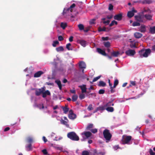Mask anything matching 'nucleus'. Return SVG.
<instances>
[{
    "instance_id": "nucleus-1",
    "label": "nucleus",
    "mask_w": 155,
    "mask_h": 155,
    "mask_svg": "<svg viewBox=\"0 0 155 155\" xmlns=\"http://www.w3.org/2000/svg\"><path fill=\"white\" fill-rule=\"evenodd\" d=\"M75 6L74 3L70 7L68 8H64L62 12V15L65 17L71 15V12H72V9Z\"/></svg>"
},
{
    "instance_id": "nucleus-2",
    "label": "nucleus",
    "mask_w": 155,
    "mask_h": 155,
    "mask_svg": "<svg viewBox=\"0 0 155 155\" xmlns=\"http://www.w3.org/2000/svg\"><path fill=\"white\" fill-rule=\"evenodd\" d=\"M150 52L151 50L150 49H147L145 50L144 49H143L139 51L140 57L141 58L147 57Z\"/></svg>"
},
{
    "instance_id": "nucleus-3",
    "label": "nucleus",
    "mask_w": 155,
    "mask_h": 155,
    "mask_svg": "<svg viewBox=\"0 0 155 155\" xmlns=\"http://www.w3.org/2000/svg\"><path fill=\"white\" fill-rule=\"evenodd\" d=\"M103 134L104 137L106 140V142H108L110 140L112 136L109 130L105 129L104 130Z\"/></svg>"
},
{
    "instance_id": "nucleus-4",
    "label": "nucleus",
    "mask_w": 155,
    "mask_h": 155,
    "mask_svg": "<svg viewBox=\"0 0 155 155\" xmlns=\"http://www.w3.org/2000/svg\"><path fill=\"white\" fill-rule=\"evenodd\" d=\"M67 136L68 138L73 140L78 141L79 140L78 136L74 132H71L68 133L67 134Z\"/></svg>"
},
{
    "instance_id": "nucleus-5",
    "label": "nucleus",
    "mask_w": 155,
    "mask_h": 155,
    "mask_svg": "<svg viewBox=\"0 0 155 155\" xmlns=\"http://www.w3.org/2000/svg\"><path fill=\"white\" fill-rule=\"evenodd\" d=\"M132 139V137L130 136H127L125 137L123 136V139L122 140L123 143L124 144H130L129 142Z\"/></svg>"
},
{
    "instance_id": "nucleus-6",
    "label": "nucleus",
    "mask_w": 155,
    "mask_h": 155,
    "mask_svg": "<svg viewBox=\"0 0 155 155\" xmlns=\"http://www.w3.org/2000/svg\"><path fill=\"white\" fill-rule=\"evenodd\" d=\"M137 12V11L135 10L134 8H132L131 11H129L127 14V16L129 18H131L134 16V13Z\"/></svg>"
},
{
    "instance_id": "nucleus-7",
    "label": "nucleus",
    "mask_w": 155,
    "mask_h": 155,
    "mask_svg": "<svg viewBox=\"0 0 155 155\" xmlns=\"http://www.w3.org/2000/svg\"><path fill=\"white\" fill-rule=\"evenodd\" d=\"M143 17L141 16L136 15L135 16V20L138 22H144L145 21L144 20Z\"/></svg>"
},
{
    "instance_id": "nucleus-8",
    "label": "nucleus",
    "mask_w": 155,
    "mask_h": 155,
    "mask_svg": "<svg viewBox=\"0 0 155 155\" xmlns=\"http://www.w3.org/2000/svg\"><path fill=\"white\" fill-rule=\"evenodd\" d=\"M126 55L129 56H133L135 54V51L134 50L129 49L125 52Z\"/></svg>"
},
{
    "instance_id": "nucleus-9",
    "label": "nucleus",
    "mask_w": 155,
    "mask_h": 155,
    "mask_svg": "<svg viewBox=\"0 0 155 155\" xmlns=\"http://www.w3.org/2000/svg\"><path fill=\"white\" fill-rule=\"evenodd\" d=\"M70 113L68 114V117L69 119L72 120H74L76 118V114H74L72 110H71L69 111Z\"/></svg>"
},
{
    "instance_id": "nucleus-10",
    "label": "nucleus",
    "mask_w": 155,
    "mask_h": 155,
    "mask_svg": "<svg viewBox=\"0 0 155 155\" xmlns=\"http://www.w3.org/2000/svg\"><path fill=\"white\" fill-rule=\"evenodd\" d=\"M45 89L44 87H42L41 88L39 89L38 90L35 91V94L36 95L38 96L40 95L41 93L44 91Z\"/></svg>"
},
{
    "instance_id": "nucleus-11",
    "label": "nucleus",
    "mask_w": 155,
    "mask_h": 155,
    "mask_svg": "<svg viewBox=\"0 0 155 155\" xmlns=\"http://www.w3.org/2000/svg\"><path fill=\"white\" fill-rule=\"evenodd\" d=\"M114 19L115 20L117 21H120L122 18V15L121 13H119L114 15Z\"/></svg>"
},
{
    "instance_id": "nucleus-12",
    "label": "nucleus",
    "mask_w": 155,
    "mask_h": 155,
    "mask_svg": "<svg viewBox=\"0 0 155 155\" xmlns=\"http://www.w3.org/2000/svg\"><path fill=\"white\" fill-rule=\"evenodd\" d=\"M143 17H144L147 20L150 21L152 20V18L153 17V15L152 14H146L144 15H143Z\"/></svg>"
},
{
    "instance_id": "nucleus-13",
    "label": "nucleus",
    "mask_w": 155,
    "mask_h": 155,
    "mask_svg": "<svg viewBox=\"0 0 155 155\" xmlns=\"http://www.w3.org/2000/svg\"><path fill=\"white\" fill-rule=\"evenodd\" d=\"M146 27L145 25H141L140 27L139 31L142 33H145L146 31Z\"/></svg>"
},
{
    "instance_id": "nucleus-14",
    "label": "nucleus",
    "mask_w": 155,
    "mask_h": 155,
    "mask_svg": "<svg viewBox=\"0 0 155 155\" xmlns=\"http://www.w3.org/2000/svg\"><path fill=\"white\" fill-rule=\"evenodd\" d=\"M82 135H84L86 138H88L92 135L91 133L89 131H84L82 133Z\"/></svg>"
},
{
    "instance_id": "nucleus-15",
    "label": "nucleus",
    "mask_w": 155,
    "mask_h": 155,
    "mask_svg": "<svg viewBox=\"0 0 155 155\" xmlns=\"http://www.w3.org/2000/svg\"><path fill=\"white\" fill-rule=\"evenodd\" d=\"M97 51L99 54H102L104 56H106L107 54L105 51L101 49L98 48H97Z\"/></svg>"
},
{
    "instance_id": "nucleus-16",
    "label": "nucleus",
    "mask_w": 155,
    "mask_h": 155,
    "mask_svg": "<svg viewBox=\"0 0 155 155\" xmlns=\"http://www.w3.org/2000/svg\"><path fill=\"white\" fill-rule=\"evenodd\" d=\"M81 90V92L82 93L86 92L87 88L86 87V85L83 84L82 85L79 86Z\"/></svg>"
},
{
    "instance_id": "nucleus-17",
    "label": "nucleus",
    "mask_w": 155,
    "mask_h": 155,
    "mask_svg": "<svg viewBox=\"0 0 155 155\" xmlns=\"http://www.w3.org/2000/svg\"><path fill=\"white\" fill-rule=\"evenodd\" d=\"M105 153L102 152H99L96 150H93L94 155H104Z\"/></svg>"
},
{
    "instance_id": "nucleus-18",
    "label": "nucleus",
    "mask_w": 155,
    "mask_h": 155,
    "mask_svg": "<svg viewBox=\"0 0 155 155\" xmlns=\"http://www.w3.org/2000/svg\"><path fill=\"white\" fill-rule=\"evenodd\" d=\"M79 66L80 68L85 69L86 68V65L84 62L81 61L79 63Z\"/></svg>"
},
{
    "instance_id": "nucleus-19",
    "label": "nucleus",
    "mask_w": 155,
    "mask_h": 155,
    "mask_svg": "<svg viewBox=\"0 0 155 155\" xmlns=\"http://www.w3.org/2000/svg\"><path fill=\"white\" fill-rule=\"evenodd\" d=\"M43 74V72L41 71H39L34 74V77L35 78H38L40 77L42 74Z\"/></svg>"
},
{
    "instance_id": "nucleus-20",
    "label": "nucleus",
    "mask_w": 155,
    "mask_h": 155,
    "mask_svg": "<svg viewBox=\"0 0 155 155\" xmlns=\"http://www.w3.org/2000/svg\"><path fill=\"white\" fill-rule=\"evenodd\" d=\"M42 97L44 98L47 95H50L51 93L48 90H47L45 92L43 91L42 93Z\"/></svg>"
},
{
    "instance_id": "nucleus-21",
    "label": "nucleus",
    "mask_w": 155,
    "mask_h": 155,
    "mask_svg": "<svg viewBox=\"0 0 155 155\" xmlns=\"http://www.w3.org/2000/svg\"><path fill=\"white\" fill-rule=\"evenodd\" d=\"M61 123L62 124H64L67 127H69V125L68 124V121L66 120L65 121L63 120L62 119H61L60 120Z\"/></svg>"
},
{
    "instance_id": "nucleus-22",
    "label": "nucleus",
    "mask_w": 155,
    "mask_h": 155,
    "mask_svg": "<svg viewBox=\"0 0 155 155\" xmlns=\"http://www.w3.org/2000/svg\"><path fill=\"white\" fill-rule=\"evenodd\" d=\"M134 36L136 38H139L142 36V34L139 32H135L134 34Z\"/></svg>"
},
{
    "instance_id": "nucleus-23",
    "label": "nucleus",
    "mask_w": 155,
    "mask_h": 155,
    "mask_svg": "<svg viewBox=\"0 0 155 155\" xmlns=\"http://www.w3.org/2000/svg\"><path fill=\"white\" fill-rule=\"evenodd\" d=\"M61 108L63 109L64 113L65 114H67L69 110V108L66 105H65V107L62 106Z\"/></svg>"
},
{
    "instance_id": "nucleus-24",
    "label": "nucleus",
    "mask_w": 155,
    "mask_h": 155,
    "mask_svg": "<svg viewBox=\"0 0 155 155\" xmlns=\"http://www.w3.org/2000/svg\"><path fill=\"white\" fill-rule=\"evenodd\" d=\"M79 43L83 47L86 46V41L83 40H80L78 41Z\"/></svg>"
},
{
    "instance_id": "nucleus-25",
    "label": "nucleus",
    "mask_w": 155,
    "mask_h": 155,
    "mask_svg": "<svg viewBox=\"0 0 155 155\" xmlns=\"http://www.w3.org/2000/svg\"><path fill=\"white\" fill-rule=\"evenodd\" d=\"M55 82L58 85L60 90H61L62 89V85L61 81L59 80H55Z\"/></svg>"
},
{
    "instance_id": "nucleus-26",
    "label": "nucleus",
    "mask_w": 155,
    "mask_h": 155,
    "mask_svg": "<svg viewBox=\"0 0 155 155\" xmlns=\"http://www.w3.org/2000/svg\"><path fill=\"white\" fill-rule=\"evenodd\" d=\"M67 26L66 23L61 22L60 24V27L63 29H64Z\"/></svg>"
},
{
    "instance_id": "nucleus-27",
    "label": "nucleus",
    "mask_w": 155,
    "mask_h": 155,
    "mask_svg": "<svg viewBox=\"0 0 155 155\" xmlns=\"http://www.w3.org/2000/svg\"><path fill=\"white\" fill-rule=\"evenodd\" d=\"M93 127V124H90L87 126L86 128V130H91L92 129V128Z\"/></svg>"
},
{
    "instance_id": "nucleus-28",
    "label": "nucleus",
    "mask_w": 155,
    "mask_h": 155,
    "mask_svg": "<svg viewBox=\"0 0 155 155\" xmlns=\"http://www.w3.org/2000/svg\"><path fill=\"white\" fill-rule=\"evenodd\" d=\"M120 54V53L119 51H114L111 53V55L113 57H117Z\"/></svg>"
},
{
    "instance_id": "nucleus-29",
    "label": "nucleus",
    "mask_w": 155,
    "mask_h": 155,
    "mask_svg": "<svg viewBox=\"0 0 155 155\" xmlns=\"http://www.w3.org/2000/svg\"><path fill=\"white\" fill-rule=\"evenodd\" d=\"M106 84L103 81H100L98 84V86L100 87H105Z\"/></svg>"
},
{
    "instance_id": "nucleus-30",
    "label": "nucleus",
    "mask_w": 155,
    "mask_h": 155,
    "mask_svg": "<svg viewBox=\"0 0 155 155\" xmlns=\"http://www.w3.org/2000/svg\"><path fill=\"white\" fill-rule=\"evenodd\" d=\"M149 31L152 34L155 33V26L150 27Z\"/></svg>"
},
{
    "instance_id": "nucleus-31",
    "label": "nucleus",
    "mask_w": 155,
    "mask_h": 155,
    "mask_svg": "<svg viewBox=\"0 0 155 155\" xmlns=\"http://www.w3.org/2000/svg\"><path fill=\"white\" fill-rule=\"evenodd\" d=\"M26 150L28 151H29L30 150H32V147H31V144L30 143L26 147Z\"/></svg>"
},
{
    "instance_id": "nucleus-32",
    "label": "nucleus",
    "mask_w": 155,
    "mask_h": 155,
    "mask_svg": "<svg viewBox=\"0 0 155 155\" xmlns=\"http://www.w3.org/2000/svg\"><path fill=\"white\" fill-rule=\"evenodd\" d=\"M103 44L104 46L107 48H108L110 47V43L109 41L104 42Z\"/></svg>"
},
{
    "instance_id": "nucleus-33",
    "label": "nucleus",
    "mask_w": 155,
    "mask_h": 155,
    "mask_svg": "<svg viewBox=\"0 0 155 155\" xmlns=\"http://www.w3.org/2000/svg\"><path fill=\"white\" fill-rule=\"evenodd\" d=\"M56 50L57 52H59L61 51H63L64 49L63 47L62 46H60L58 47L57 48Z\"/></svg>"
},
{
    "instance_id": "nucleus-34",
    "label": "nucleus",
    "mask_w": 155,
    "mask_h": 155,
    "mask_svg": "<svg viewBox=\"0 0 155 155\" xmlns=\"http://www.w3.org/2000/svg\"><path fill=\"white\" fill-rule=\"evenodd\" d=\"M78 96L76 94L73 95L72 97V101H75L77 100Z\"/></svg>"
},
{
    "instance_id": "nucleus-35",
    "label": "nucleus",
    "mask_w": 155,
    "mask_h": 155,
    "mask_svg": "<svg viewBox=\"0 0 155 155\" xmlns=\"http://www.w3.org/2000/svg\"><path fill=\"white\" fill-rule=\"evenodd\" d=\"M106 110L108 112H113L114 110L113 107H108L106 109Z\"/></svg>"
},
{
    "instance_id": "nucleus-36",
    "label": "nucleus",
    "mask_w": 155,
    "mask_h": 155,
    "mask_svg": "<svg viewBox=\"0 0 155 155\" xmlns=\"http://www.w3.org/2000/svg\"><path fill=\"white\" fill-rule=\"evenodd\" d=\"M114 105V104L112 102H109L107 103L104 106L105 107H110L111 106H113Z\"/></svg>"
},
{
    "instance_id": "nucleus-37",
    "label": "nucleus",
    "mask_w": 155,
    "mask_h": 155,
    "mask_svg": "<svg viewBox=\"0 0 155 155\" xmlns=\"http://www.w3.org/2000/svg\"><path fill=\"white\" fill-rule=\"evenodd\" d=\"M140 23L137 21L133 22L132 25L133 26H140Z\"/></svg>"
},
{
    "instance_id": "nucleus-38",
    "label": "nucleus",
    "mask_w": 155,
    "mask_h": 155,
    "mask_svg": "<svg viewBox=\"0 0 155 155\" xmlns=\"http://www.w3.org/2000/svg\"><path fill=\"white\" fill-rule=\"evenodd\" d=\"M98 30L99 31H107L106 30V27H104L103 28H101V27H99L98 28Z\"/></svg>"
},
{
    "instance_id": "nucleus-39",
    "label": "nucleus",
    "mask_w": 155,
    "mask_h": 155,
    "mask_svg": "<svg viewBox=\"0 0 155 155\" xmlns=\"http://www.w3.org/2000/svg\"><path fill=\"white\" fill-rule=\"evenodd\" d=\"M119 83L118 80L117 79H116L114 80L113 87L115 88L116 86Z\"/></svg>"
},
{
    "instance_id": "nucleus-40",
    "label": "nucleus",
    "mask_w": 155,
    "mask_h": 155,
    "mask_svg": "<svg viewBox=\"0 0 155 155\" xmlns=\"http://www.w3.org/2000/svg\"><path fill=\"white\" fill-rule=\"evenodd\" d=\"M114 24L116 25H117V21L115 20H113L112 21L111 23L110 24L109 26L110 27H111L112 26H113Z\"/></svg>"
},
{
    "instance_id": "nucleus-41",
    "label": "nucleus",
    "mask_w": 155,
    "mask_h": 155,
    "mask_svg": "<svg viewBox=\"0 0 155 155\" xmlns=\"http://www.w3.org/2000/svg\"><path fill=\"white\" fill-rule=\"evenodd\" d=\"M78 26L80 30H82L84 29V26L82 24H80L78 25Z\"/></svg>"
},
{
    "instance_id": "nucleus-42",
    "label": "nucleus",
    "mask_w": 155,
    "mask_h": 155,
    "mask_svg": "<svg viewBox=\"0 0 155 155\" xmlns=\"http://www.w3.org/2000/svg\"><path fill=\"white\" fill-rule=\"evenodd\" d=\"M85 97V95L83 93L80 94L79 95V97L81 100L84 99Z\"/></svg>"
},
{
    "instance_id": "nucleus-43",
    "label": "nucleus",
    "mask_w": 155,
    "mask_h": 155,
    "mask_svg": "<svg viewBox=\"0 0 155 155\" xmlns=\"http://www.w3.org/2000/svg\"><path fill=\"white\" fill-rule=\"evenodd\" d=\"M89 152L87 150H84L82 152V155H89Z\"/></svg>"
},
{
    "instance_id": "nucleus-44",
    "label": "nucleus",
    "mask_w": 155,
    "mask_h": 155,
    "mask_svg": "<svg viewBox=\"0 0 155 155\" xmlns=\"http://www.w3.org/2000/svg\"><path fill=\"white\" fill-rule=\"evenodd\" d=\"M136 85V82L135 81H130V84L129 85L130 87H131L132 86H135Z\"/></svg>"
},
{
    "instance_id": "nucleus-45",
    "label": "nucleus",
    "mask_w": 155,
    "mask_h": 155,
    "mask_svg": "<svg viewBox=\"0 0 155 155\" xmlns=\"http://www.w3.org/2000/svg\"><path fill=\"white\" fill-rule=\"evenodd\" d=\"M101 76H99L96 77L94 78L93 80V82H94L98 80L101 77Z\"/></svg>"
},
{
    "instance_id": "nucleus-46",
    "label": "nucleus",
    "mask_w": 155,
    "mask_h": 155,
    "mask_svg": "<svg viewBox=\"0 0 155 155\" xmlns=\"http://www.w3.org/2000/svg\"><path fill=\"white\" fill-rule=\"evenodd\" d=\"M59 43V42L58 41H54L52 44V46L54 47H55Z\"/></svg>"
},
{
    "instance_id": "nucleus-47",
    "label": "nucleus",
    "mask_w": 155,
    "mask_h": 155,
    "mask_svg": "<svg viewBox=\"0 0 155 155\" xmlns=\"http://www.w3.org/2000/svg\"><path fill=\"white\" fill-rule=\"evenodd\" d=\"M28 142L30 144L32 142L33 139L32 138L30 137H29L27 139Z\"/></svg>"
},
{
    "instance_id": "nucleus-48",
    "label": "nucleus",
    "mask_w": 155,
    "mask_h": 155,
    "mask_svg": "<svg viewBox=\"0 0 155 155\" xmlns=\"http://www.w3.org/2000/svg\"><path fill=\"white\" fill-rule=\"evenodd\" d=\"M93 108L92 107V104H90L87 108V109L89 111L91 110H93Z\"/></svg>"
},
{
    "instance_id": "nucleus-49",
    "label": "nucleus",
    "mask_w": 155,
    "mask_h": 155,
    "mask_svg": "<svg viewBox=\"0 0 155 155\" xmlns=\"http://www.w3.org/2000/svg\"><path fill=\"white\" fill-rule=\"evenodd\" d=\"M91 132L94 134H95L97 132V129L94 128V129H92L90 130Z\"/></svg>"
},
{
    "instance_id": "nucleus-50",
    "label": "nucleus",
    "mask_w": 155,
    "mask_h": 155,
    "mask_svg": "<svg viewBox=\"0 0 155 155\" xmlns=\"http://www.w3.org/2000/svg\"><path fill=\"white\" fill-rule=\"evenodd\" d=\"M105 92V90L104 89H100L98 91L99 94H103Z\"/></svg>"
},
{
    "instance_id": "nucleus-51",
    "label": "nucleus",
    "mask_w": 155,
    "mask_h": 155,
    "mask_svg": "<svg viewBox=\"0 0 155 155\" xmlns=\"http://www.w3.org/2000/svg\"><path fill=\"white\" fill-rule=\"evenodd\" d=\"M97 108L99 110H104L105 109L104 107V106H100L98 107H97Z\"/></svg>"
},
{
    "instance_id": "nucleus-52",
    "label": "nucleus",
    "mask_w": 155,
    "mask_h": 155,
    "mask_svg": "<svg viewBox=\"0 0 155 155\" xmlns=\"http://www.w3.org/2000/svg\"><path fill=\"white\" fill-rule=\"evenodd\" d=\"M71 45V44L69 43L67 44L66 46V48L68 49V50H71V49L70 48V46ZM72 49H71V50Z\"/></svg>"
},
{
    "instance_id": "nucleus-53",
    "label": "nucleus",
    "mask_w": 155,
    "mask_h": 155,
    "mask_svg": "<svg viewBox=\"0 0 155 155\" xmlns=\"http://www.w3.org/2000/svg\"><path fill=\"white\" fill-rule=\"evenodd\" d=\"M113 6L111 4H109V5L108 9L109 10H112L113 9Z\"/></svg>"
},
{
    "instance_id": "nucleus-54",
    "label": "nucleus",
    "mask_w": 155,
    "mask_h": 155,
    "mask_svg": "<svg viewBox=\"0 0 155 155\" xmlns=\"http://www.w3.org/2000/svg\"><path fill=\"white\" fill-rule=\"evenodd\" d=\"M42 152L44 155H47L48 154V152L46 149H44L42 150Z\"/></svg>"
},
{
    "instance_id": "nucleus-55",
    "label": "nucleus",
    "mask_w": 155,
    "mask_h": 155,
    "mask_svg": "<svg viewBox=\"0 0 155 155\" xmlns=\"http://www.w3.org/2000/svg\"><path fill=\"white\" fill-rule=\"evenodd\" d=\"M58 39L60 41H61L64 40V38L62 36L60 35L58 37Z\"/></svg>"
},
{
    "instance_id": "nucleus-56",
    "label": "nucleus",
    "mask_w": 155,
    "mask_h": 155,
    "mask_svg": "<svg viewBox=\"0 0 155 155\" xmlns=\"http://www.w3.org/2000/svg\"><path fill=\"white\" fill-rule=\"evenodd\" d=\"M110 92L111 93H113L115 92V90L113 89V87L112 86H110Z\"/></svg>"
},
{
    "instance_id": "nucleus-57",
    "label": "nucleus",
    "mask_w": 155,
    "mask_h": 155,
    "mask_svg": "<svg viewBox=\"0 0 155 155\" xmlns=\"http://www.w3.org/2000/svg\"><path fill=\"white\" fill-rule=\"evenodd\" d=\"M95 19H93L90 21V24L91 25L95 24Z\"/></svg>"
},
{
    "instance_id": "nucleus-58",
    "label": "nucleus",
    "mask_w": 155,
    "mask_h": 155,
    "mask_svg": "<svg viewBox=\"0 0 155 155\" xmlns=\"http://www.w3.org/2000/svg\"><path fill=\"white\" fill-rule=\"evenodd\" d=\"M38 106L40 109H41V108L43 109L44 108L43 104H39Z\"/></svg>"
},
{
    "instance_id": "nucleus-59",
    "label": "nucleus",
    "mask_w": 155,
    "mask_h": 155,
    "mask_svg": "<svg viewBox=\"0 0 155 155\" xmlns=\"http://www.w3.org/2000/svg\"><path fill=\"white\" fill-rule=\"evenodd\" d=\"M102 39L103 41H107L109 39V38L108 37H102Z\"/></svg>"
},
{
    "instance_id": "nucleus-60",
    "label": "nucleus",
    "mask_w": 155,
    "mask_h": 155,
    "mask_svg": "<svg viewBox=\"0 0 155 155\" xmlns=\"http://www.w3.org/2000/svg\"><path fill=\"white\" fill-rule=\"evenodd\" d=\"M150 153L151 155H154L155 153L151 149H150Z\"/></svg>"
},
{
    "instance_id": "nucleus-61",
    "label": "nucleus",
    "mask_w": 155,
    "mask_h": 155,
    "mask_svg": "<svg viewBox=\"0 0 155 155\" xmlns=\"http://www.w3.org/2000/svg\"><path fill=\"white\" fill-rule=\"evenodd\" d=\"M113 148L115 150H117L119 148H120L118 145L115 146Z\"/></svg>"
},
{
    "instance_id": "nucleus-62",
    "label": "nucleus",
    "mask_w": 155,
    "mask_h": 155,
    "mask_svg": "<svg viewBox=\"0 0 155 155\" xmlns=\"http://www.w3.org/2000/svg\"><path fill=\"white\" fill-rule=\"evenodd\" d=\"M110 22V21L109 20H107V21H104L103 22V23L104 24H107V25L109 24Z\"/></svg>"
},
{
    "instance_id": "nucleus-63",
    "label": "nucleus",
    "mask_w": 155,
    "mask_h": 155,
    "mask_svg": "<svg viewBox=\"0 0 155 155\" xmlns=\"http://www.w3.org/2000/svg\"><path fill=\"white\" fill-rule=\"evenodd\" d=\"M42 139H43V140L44 141V142H45V143H46V142L48 140H47V139L46 138L44 137V136H43L42 137Z\"/></svg>"
},
{
    "instance_id": "nucleus-64",
    "label": "nucleus",
    "mask_w": 155,
    "mask_h": 155,
    "mask_svg": "<svg viewBox=\"0 0 155 155\" xmlns=\"http://www.w3.org/2000/svg\"><path fill=\"white\" fill-rule=\"evenodd\" d=\"M73 37L72 36H71L69 38V40L70 42H72L73 41Z\"/></svg>"
}]
</instances>
